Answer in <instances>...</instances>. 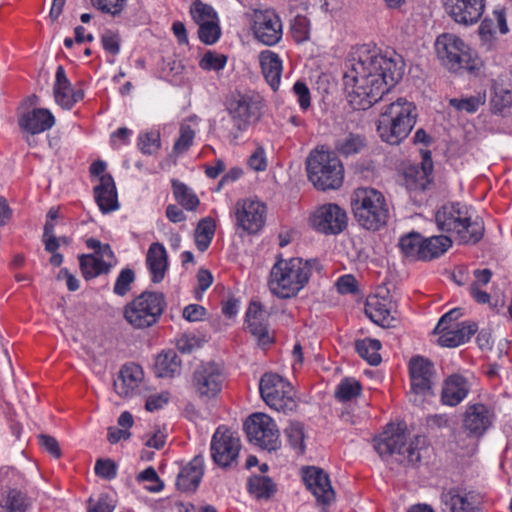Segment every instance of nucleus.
Returning a JSON list of instances; mask_svg holds the SVG:
<instances>
[{
	"label": "nucleus",
	"instance_id": "nucleus-1",
	"mask_svg": "<svg viewBox=\"0 0 512 512\" xmlns=\"http://www.w3.org/2000/svg\"><path fill=\"white\" fill-rule=\"evenodd\" d=\"M403 75L396 53L362 45L349 55L343 76L347 99L354 109L366 110L382 99Z\"/></svg>",
	"mask_w": 512,
	"mask_h": 512
},
{
	"label": "nucleus",
	"instance_id": "nucleus-2",
	"mask_svg": "<svg viewBox=\"0 0 512 512\" xmlns=\"http://www.w3.org/2000/svg\"><path fill=\"white\" fill-rule=\"evenodd\" d=\"M321 265L315 259H279L272 266L268 278L269 291L281 299H289L307 285L313 271H320Z\"/></svg>",
	"mask_w": 512,
	"mask_h": 512
},
{
	"label": "nucleus",
	"instance_id": "nucleus-3",
	"mask_svg": "<svg viewBox=\"0 0 512 512\" xmlns=\"http://www.w3.org/2000/svg\"><path fill=\"white\" fill-rule=\"evenodd\" d=\"M435 221L439 230L452 233L464 244L477 243L484 234V224L467 205L448 203L437 210Z\"/></svg>",
	"mask_w": 512,
	"mask_h": 512
},
{
	"label": "nucleus",
	"instance_id": "nucleus-4",
	"mask_svg": "<svg viewBox=\"0 0 512 512\" xmlns=\"http://www.w3.org/2000/svg\"><path fill=\"white\" fill-rule=\"evenodd\" d=\"M417 119L416 106L405 98H397L381 108L377 133L386 143L397 145L410 134Z\"/></svg>",
	"mask_w": 512,
	"mask_h": 512
},
{
	"label": "nucleus",
	"instance_id": "nucleus-5",
	"mask_svg": "<svg viewBox=\"0 0 512 512\" xmlns=\"http://www.w3.org/2000/svg\"><path fill=\"white\" fill-rule=\"evenodd\" d=\"M351 203L354 217L363 228L376 231L386 224L389 210L380 191L370 187L358 188Z\"/></svg>",
	"mask_w": 512,
	"mask_h": 512
},
{
	"label": "nucleus",
	"instance_id": "nucleus-6",
	"mask_svg": "<svg viewBox=\"0 0 512 512\" xmlns=\"http://www.w3.org/2000/svg\"><path fill=\"white\" fill-rule=\"evenodd\" d=\"M436 55L441 64L452 72L466 70L469 72L478 69L479 60L472 53L471 48L459 36L452 33H443L435 41Z\"/></svg>",
	"mask_w": 512,
	"mask_h": 512
},
{
	"label": "nucleus",
	"instance_id": "nucleus-7",
	"mask_svg": "<svg viewBox=\"0 0 512 512\" xmlns=\"http://www.w3.org/2000/svg\"><path fill=\"white\" fill-rule=\"evenodd\" d=\"M308 178L319 190L338 189L344 178L340 160L332 153L315 150L306 162Z\"/></svg>",
	"mask_w": 512,
	"mask_h": 512
},
{
	"label": "nucleus",
	"instance_id": "nucleus-8",
	"mask_svg": "<svg viewBox=\"0 0 512 512\" xmlns=\"http://www.w3.org/2000/svg\"><path fill=\"white\" fill-rule=\"evenodd\" d=\"M426 442L424 436L418 435L408 441L405 433L386 430L374 440V448L381 457L397 455L400 462L414 464L420 460Z\"/></svg>",
	"mask_w": 512,
	"mask_h": 512
},
{
	"label": "nucleus",
	"instance_id": "nucleus-9",
	"mask_svg": "<svg viewBox=\"0 0 512 512\" xmlns=\"http://www.w3.org/2000/svg\"><path fill=\"white\" fill-rule=\"evenodd\" d=\"M166 306L165 297L159 292L145 291L124 308L125 320L136 329L154 325Z\"/></svg>",
	"mask_w": 512,
	"mask_h": 512
},
{
	"label": "nucleus",
	"instance_id": "nucleus-10",
	"mask_svg": "<svg viewBox=\"0 0 512 512\" xmlns=\"http://www.w3.org/2000/svg\"><path fill=\"white\" fill-rule=\"evenodd\" d=\"M259 391L265 403L277 411L286 413L296 407L292 385L278 374H264L259 383Z\"/></svg>",
	"mask_w": 512,
	"mask_h": 512
},
{
	"label": "nucleus",
	"instance_id": "nucleus-11",
	"mask_svg": "<svg viewBox=\"0 0 512 512\" xmlns=\"http://www.w3.org/2000/svg\"><path fill=\"white\" fill-rule=\"evenodd\" d=\"M411 390L409 399L415 405L423 404L432 395L435 370L433 364L422 356L412 357L409 361Z\"/></svg>",
	"mask_w": 512,
	"mask_h": 512
},
{
	"label": "nucleus",
	"instance_id": "nucleus-12",
	"mask_svg": "<svg viewBox=\"0 0 512 512\" xmlns=\"http://www.w3.org/2000/svg\"><path fill=\"white\" fill-rule=\"evenodd\" d=\"M256 40L266 46H274L283 36L280 16L272 9H255L248 15Z\"/></svg>",
	"mask_w": 512,
	"mask_h": 512
},
{
	"label": "nucleus",
	"instance_id": "nucleus-13",
	"mask_svg": "<svg viewBox=\"0 0 512 512\" xmlns=\"http://www.w3.org/2000/svg\"><path fill=\"white\" fill-rule=\"evenodd\" d=\"M224 381L222 368L214 362H207L196 367L191 386L200 399L209 400L221 392Z\"/></svg>",
	"mask_w": 512,
	"mask_h": 512
},
{
	"label": "nucleus",
	"instance_id": "nucleus-14",
	"mask_svg": "<svg viewBox=\"0 0 512 512\" xmlns=\"http://www.w3.org/2000/svg\"><path fill=\"white\" fill-rule=\"evenodd\" d=\"M244 428L251 443L267 450L278 448L279 430L270 416L255 413L246 420Z\"/></svg>",
	"mask_w": 512,
	"mask_h": 512
},
{
	"label": "nucleus",
	"instance_id": "nucleus-15",
	"mask_svg": "<svg viewBox=\"0 0 512 512\" xmlns=\"http://www.w3.org/2000/svg\"><path fill=\"white\" fill-rule=\"evenodd\" d=\"M347 214L344 209L334 203L317 207L309 217L311 227L325 235H337L347 226Z\"/></svg>",
	"mask_w": 512,
	"mask_h": 512
},
{
	"label": "nucleus",
	"instance_id": "nucleus-16",
	"mask_svg": "<svg viewBox=\"0 0 512 512\" xmlns=\"http://www.w3.org/2000/svg\"><path fill=\"white\" fill-rule=\"evenodd\" d=\"M266 205L253 198L237 201L234 208L235 225L247 234L258 233L265 225Z\"/></svg>",
	"mask_w": 512,
	"mask_h": 512
},
{
	"label": "nucleus",
	"instance_id": "nucleus-17",
	"mask_svg": "<svg viewBox=\"0 0 512 512\" xmlns=\"http://www.w3.org/2000/svg\"><path fill=\"white\" fill-rule=\"evenodd\" d=\"M241 444L239 437L232 431L218 427L211 439V456L220 467H229L237 461Z\"/></svg>",
	"mask_w": 512,
	"mask_h": 512
},
{
	"label": "nucleus",
	"instance_id": "nucleus-18",
	"mask_svg": "<svg viewBox=\"0 0 512 512\" xmlns=\"http://www.w3.org/2000/svg\"><path fill=\"white\" fill-rule=\"evenodd\" d=\"M447 15L457 24H476L485 11V0H441Z\"/></svg>",
	"mask_w": 512,
	"mask_h": 512
},
{
	"label": "nucleus",
	"instance_id": "nucleus-19",
	"mask_svg": "<svg viewBox=\"0 0 512 512\" xmlns=\"http://www.w3.org/2000/svg\"><path fill=\"white\" fill-rule=\"evenodd\" d=\"M54 123V116L45 108H34L22 113L18 117V126L25 134L24 138L29 146L34 142V135L50 129Z\"/></svg>",
	"mask_w": 512,
	"mask_h": 512
},
{
	"label": "nucleus",
	"instance_id": "nucleus-20",
	"mask_svg": "<svg viewBox=\"0 0 512 512\" xmlns=\"http://www.w3.org/2000/svg\"><path fill=\"white\" fill-rule=\"evenodd\" d=\"M493 411L482 403L468 404L463 417V428L468 436L482 437L492 426Z\"/></svg>",
	"mask_w": 512,
	"mask_h": 512
},
{
	"label": "nucleus",
	"instance_id": "nucleus-21",
	"mask_svg": "<svg viewBox=\"0 0 512 512\" xmlns=\"http://www.w3.org/2000/svg\"><path fill=\"white\" fill-rule=\"evenodd\" d=\"M261 101L249 95H242L229 108L234 125L239 130H245L249 125L255 123L261 115Z\"/></svg>",
	"mask_w": 512,
	"mask_h": 512
},
{
	"label": "nucleus",
	"instance_id": "nucleus-22",
	"mask_svg": "<svg viewBox=\"0 0 512 512\" xmlns=\"http://www.w3.org/2000/svg\"><path fill=\"white\" fill-rule=\"evenodd\" d=\"M144 381L142 368L135 363L124 365L114 380V390L122 398H132L141 392Z\"/></svg>",
	"mask_w": 512,
	"mask_h": 512
},
{
	"label": "nucleus",
	"instance_id": "nucleus-23",
	"mask_svg": "<svg viewBox=\"0 0 512 512\" xmlns=\"http://www.w3.org/2000/svg\"><path fill=\"white\" fill-rule=\"evenodd\" d=\"M303 480L307 489L315 496L318 502L330 504L335 493L328 475L319 468L308 467L303 471Z\"/></svg>",
	"mask_w": 512,
	"mask_h": 512
},
{
	"label": "nucleus",
	"instance_id": "nucleus-24",
	"mask_svg": "<svg viewBox=\"0 0 512 512\" xmlns=\"http://www.w3.org/2000/svg\"><path fill=\"white\" fill-rule=\"evenodd\" d=\"M269 313L260 303L252 302L246 312V325L249 332L265 346L272 342L268 329Z\"/></svg>",
	"mask_w": 512,
	"mask_h": 512
},
{
	"label": "nucleus",
	"instance_id": "nucleus-25",
	"mask_svg": "<svg viewBox=\"0 0 512 512\" xmlns=\"http://www.w3.org/2000/svg\"><path fill=\"white\" fill-rule=\"evenodd\" d=\"M433 162L429 153H425L420 165H410L404 170V185L408 190H425L430 183Z\"/></svg>",
	"mask_w": 512,
	"mask_h": 512
},
{
	"label": "nucleus",
	"instance_id": "nucleus-26",
	"mask_svg": "<svg viewBox=\"0 0 512 512\" xmlns=\"http://www.w3.org/2000/svg\"><path fill=\"white\" fill-rule=\"evenodd\" d=\"M441 502L450 512H476L477 498L472 492L450 488L441 493Z\"/></svg>",
	"mask_w": 512,
	"mask_h": 512
},
{
	"label": "nucleus",
	"instance_id": "nucleus-27",
	"mask_svg": "<svg viewBox=\"0 0 512 512\" xmlns=\"http://www.w3.org/2000/svg\"><path fill=\"white\" fill-rule=\"evenodd\" d=\"M477 331V325L473 322H461L455 326H444L443 331H435L439 335L438 343L443 347H457L466 343Z\"/></svg>",
	"mask_w": 512,
	"mask_h": 512
},
{
	"label": "nucleus",
	"instance_id": "nucleus-28",
	"mask_svg": "<svg viewBox=\"0 0 512 512\" xmlns=\"http://www.w3.org/2000/svg\"><path fill=\"white\" fill-rule=\"evenodd\" d=\"M393 303L390 299L379 297L378 295L369 296L365 305V313L375 324L382 327H390L394 322Z\"/></svg>",
	"mask_w": 512,
	"mask_h": 512
},
{
	"label": "nucleus",
	"instance_id": "nucleus-29",
	"mask_svg": "<svg viewBox=\"0 0 512 512\" xmlns=\"http://www.w3.org/2000/svg\"><path fill=\"white\" fill-rule=\"evenodd\" d=\"M205 461L202 455L195 456L178 474L176 485L184 492L195 491L204 475Z\"/></svg>",
	"mask_w": 512,
	"mask_h": 512
},
{
	"label": "nucleus",
	"instance_id": "nucleus-30",
	"mask_svg": "<svg viewBox=\"0 0 512 512\" xmlns=\"http://www.w3.org/2000/svg\"><path fill=\"white\" fill-rule=\"evenodd\" d=\"M94 198L102 213L119 209L117 189L112 176H104L94 187Z\"/></svg>",
	"mask_w": 512,
	"mask_h": 512
},
{
	"label": "nucleus",
	"instance_id": "nucleus-31",
	"mask_svg": "<svg viewBox=\"0 0 512 512\" xmlns=\"http://www.w3.org/2000/svg\"><path fill=\"white\" fill-rule=\"evenodd\" d=\"M146 265L153 283H160L168 269L167 251L165 247L156 242L152 243L147 251Z\"/></svg>",
	"mask_w": 512,
	"mask_h": 512
},
{
	"label": "nucleus",
	"instance_id": "nucleus-32",
	"mask_svg": "<svg viewBox=\"0 0 512 512\" xmlns=\"http://www.w3.org/2000/svg\"><path fill=\"white\" fill-rule=\"evenodd\" d=\"M59 212L60 207H52L49 210L43 232L45 251L52 254L49 259V263L54 267H58L63 263L62 254L57 252L60 247V242L54 234V221L58 218Z\"/></svg>",
	"mask_w": 512,
	"mask_h": 512
},
{
	"label": "nucleus",
	"instance_id": "nucleus-33",
	"mask_svg": "<svg viewBox=\"0 0 512 512\" xmlns=\"http://www.w3.org/2000/svg\"><path fill=\"white\" fill-rule=\"evenodd\" d=\"M469 389V384L464 377L451 375L446 379L442 388L443 404L451 407L458 405L467 397Z\"/></svg>",
	"mask_w": 512,
	"mask_h": 512
},
{
	"label": "nucleus",
	"instance_id": "nucleus-34",
	"mask_svg": "<svg viewBox=\"0 0 512 512\" xmlns=\"http://www.w3.org/2000/svg\"><path fill=\"white\" fill-rule=\"evenodd\" d=\"M259 60L267 83L274 91L278 90L283 69L280 57L276 53L267 50L261 52Z\"/></svg>",
	"mask_w": 512,
	"mask_h": 512
},
{
	"label": "nucleus",
	"instance_id": "nucleus-35",
	"mask_svg": "<svg viewBox=\"0 0 512 512\" xmlns=\"http://www.w3.org/2000/svg\"><path fill=\"white\" fill-rule=\"evenodd\" d=\"M155 374L160 378H172L180 373L181 361L173 350L160 353L155 361Z\"/></svg>",
	"mask_w": 512,
	"mask_h": 512
},
{
	"label": "nucleus",
	"instance_id": "nucleus-36",
	"mask_svg": "<svg viewBox=\"0 0 512 512\" xmlns=\"http://www.w3.org/2000/svg\"><path fill=\"white\" fill-rule=\"evenodd\" d=\"M365 146V137L353 132H347L339 136L334 145L335 151L345 157L360 153Z\"/></svg>",
	"mask_w": 512,
	"mask_h": 512
},
{
	"label": "nucleus",
	"instance_id": "nucleus-37",
	"mask_svg": "<svg viewBox=\"0 0 512 512\" xmlns=\"http://www.w3.org/2000/svg\"><path fill=\"white\" fill-rule=\"evenodd\" d=\"M451 245V239L444 235L431 237L423 236L421 261H430L440 257Z\"/></svg>",
	"mask_w": 512,
	"mask_h": 512
},
{
	"label": "nucleus",
	"instance_id": "nucleus-38",
	"mask_svg": "<svg viewBox=\"0 0 512 512\" xmlns=\"http://www.w3.org/2000/svg\"><path fill=\"white\" fill-rule=\"evenodd\" d=\"M198 131V120L196 117H190L184 120L179 129V138L175 141L173 151L176 154L186 152L194 142Z\"/></svg>",
	"mask_w": 512,
	"mask_h": 512
},
{
	"label": "nucleus",
	"instance_id": "nucleus-39",
	"mask_svg": "<svg viewBox=\"0 0 512 512\" xmlns=\"http://www.w3.org/2000/svg\"><path fill=\"white\" fill-rule=\"evenodd\" d=\"M474 280L469 286L471 297L480 304H486L490 301V295L483 288L491 280L492 272L490 269H476L473 272Z\"/></svg>",
	"mask_w": 512,
	"mask_h": 512
},
{
	"label": "nucleus",
	"instance_id": "nucleus-40",
	"mask_svg": "<svg viewBox=\"0 0 512 512\" xmlns=\"http://www.w3.org/2000/svg\"><path fill=\"white\" fill-rule=\"evenodd\" d=\"M423 236L411 232L400 238L399 247L403 256L409 261H421Z\"/></svg>",
	"mask_w": 512,
	"mask_h": 512
},
{
	"label": "nucleus",
	"instance_id": "nucleus-41",
	"mask_svg": "<svg viewBox=\"0 0 512 512\" xmlns=\"http://www.w3.org/2000/svg\"><path fill=\"white\" fill-rule=\"evenodd\" d=\"M111 265L112 263L95 255H84L80 258V267L87 280L109 272Z\"/></svg>",
	"mask_w": 512,
	"mask_h": 512
},
{
	"label": "nucleus",
	"instance_id": "nucleus-42",
	"mask_svg": "<svg viewBox=\"0 0 512 512\" xmlns=\"http://www.w3.org/2000/svg\"><path fill=\"white\" fill-rule=\"evenodd\" d=\"M381 343L377 339L365 338L355 341V349L359 356L365 359L370 365H378L381 362L379 350Z\"/></svg>",
	"mask_w": 512,
	"mask_h": 512
},
{
	"label": "nucleus",
	"instance_id": "nucleus-43",
	"mask_svg": "<svg viewBox=\"0 0 512 512\" xmlns=\"http://www.w3.org/2000/svg\"><path fill=\"white\" fill-rule=\"evenodd\" d=\"M248 491L257 499H268L275 492V484L264 475H254L248 479Z\"/></svg>",
	"mask_w": 512,
	"mask_h": 512
},
{
	"label": "nucleus",
	"instance_id": "nucleus-44",
	"mask_svg": "<svg viewBox=\"0 0 512 512\" xmlns=\"http://www.w3.org/2000/svg\"><path fill=\"white\" fill-rule=\"evenodd\" d=\"M216 224L210 217L203 218L197 225L195 230V244L197 248L204 252L209 245L215 234Z\"/></svg>",
	"mask_w": 512,
	"mask_h": 512
},
{
	"label": "nucleus",
	"instance_id": "nucleus-45",
	"mask_svg": "<svg viewBox=\"0 0 512 512\" xmlns=\"http://www.w3.org/2000/svg\"><path fill=\"white\" fill-rule=\"evenodd\" d=\"M172 187L174 197L180 205L191 211L197 208L199 199L189 187L179 181H173Z\"/></svg>",
	"mask_w": 512,
	"mask_h": 512
},
{
	"label": "nucleus",
	"instance_id": "nucleus-46",
	"mask_svg": "<svg viewBox=\"0 0 512 512\" xmlns=\"http://www.w3.org/2000/svg\"><path fill=\"white\" fill-rule=\"evenodd\" d=\"M485 94L478 93L476 95L451 98L449 104L459 112L475 113L482 105L485 104Z\"/></svg>",
	"mask_w": 512,
	"mask_h": 512
},
{
	"label": "nucleus",
	"instance_id": "nucleus-47",
	"mask_svg": "<svg viewBox=\"0 0 512 512\" xmlns=\"http://www.w3.org/2000/svg\"><path fill=\"white\" fill-rule=\"evenodd\" d=\"M290 32L297 43L310 40L311 22L304 15H296L290 22Z\"/></svg>",
	"mask_w": 512,
	"mask_h": 512
},
{
	"label": "nucleus",
	"instance_id": "nucleus-48",
	"mask_svg": "<svg viewBox=\"0 0 512 512\" xmlns=\"http://www.w3.org/2000/svg\"><path fill=\"white\" fill-rule=\"evenodd\" d=\"M191 15L193 20L198 24H206L211 21L218 20V15L215 9L200 0H195L191 6Z\"/></svg>",
	"mask_w": 512,
	"mask_h": 512
},
{
	"label": "nucleus",
	"instance_id": "nucleus-49",
	"mask_svg": "<svg viewBox=\"0 0 512 512\" xmlns=\"http://www.w3.org/2000/svg\"><path fill=\"white\" fill-rule=\"evenodd\" d=\"M478 34L483 48L490 51L496 47L497 38L494 30V21L492 19L485 18L481 22L478 28Z\"/></svg>",
	"mask_w": 512,
	"mask_h": 512
},
{
	"label": "nucleus",
	"instance_id": "nucleus-50",
	"mask_svg": "<svg viewBox=\"0 0 512 512\" xmlns=\"http://www.w3.org/2000/svg\"><path fill=\"white\" fill-rule=\"evenodd\" d=\"M361 391L360 383L353 378L342 380L335 391V396L340 401H349L359 395Z\"/></svg>",
	"mask_w": 512,
	"mask_h": 512
},
{
	"label": "nucleus",
	"instance_id": "nucleus-51",
	"mask_svg": "<svg viewBox=\"0 0 512 512\" xmlns=\"http://www.w3.org/2000/svg\"><path fill=\"white\" fill-rule=\"evenodd\" d=\"M138 147L143 154L152 155L160 148V134L157 131L141 133L138 136Z\"/></svg>",
	"mask_w": 512,
	"mask_h": 512
},
{
	"label": "nucleus",
	"instance_id": "nucleus-52",
	"mask_svg": "<svg viewBox=\"0 0 512 512\" xmlns=\"http://www.w3.org/2000/svg\"><path fill=\"white\" fill-rule=\"evenodd\" d=\"M199 39L207 44L212 45L216 43L221 36V28L219 25V19L211 21L210 23L198 25Z\"/></svg>",
	"mask_w": 512,
	"mask_h": 512
},
{
	"label": "nucleus",
	"instance_id": "nucleus-53",
	"mask_svg": "<svg viewBox=\"0 0 512 512\" xmlns=\"http://www.w3.org/2000/svg\"><path fill=\"white\" fill-rule=\"evenodd\" d=\"M495 112L505 113L512 107V91L502 87H496L491 100Z\"/></svg>",
	"mask_w": 512,
	"mask_h": 512
},
{
	"label": "nucleus",
	"instance_id": "nucleus-54",
	"mask_svg": "<svg viewBox=\"0 0 512 512\" xmlns=\"http://www.w3.org/2000/svg\"><path fill=\"white\" fill-rule=\"evenodd\" d=\"M0 506L2 509L6 510V512L25 511L24 498L22 494L15 489L9 490L6 497L0 500Z\"/></svg>",
	"mask_w": 512,
	"mask_h": 512
},
{
	"label": "nucleus",
	"instance_id": "nucleus-55",
	"mask_svg": "<svg viewBox=\"0 0 512 512\" xmlns=\"http://www.w3.org/2000/svg\"><path fill=\"white\" fill-rule=\"evenodd\" d=\"M227 63V58L223 54L208 51L200 60L199 66L206 71H220L224 69Z\"/></svg>",
	"mask_w": 512,
	"mask_h": 512
},
{
	"label": "nucleus",
	"instance_id": "nucleus-56",
	"mask_svg": "<svg viewBox=\"0 0 512 512\" xmlns=\"http://www.w3.org/2000/svg\"><path fill=\"white\" fill-rule=\"evenodd\" d=\"M286 436L291 446L300 451H304V431L303 425L299 422H292L285 430Z\"/></svg>",
	"mask_w": 512,
	"mask_h": 512
},
{
	"label": "nucleus",
	"instance_id": "nucleus-57",
	"mask_svg": "<svg viewBox=\"0 0 512 512\" xmlns=\"http://www.w3.org/2000/svg\"><path fill=\"white\" fill-rule=\"evenodd\" d=\"M135 279L133 270L130 268L122 269L114 284L113 291L118 296H124L131 288V284Z\"/></svg>",
	"mask_w": 512,
	"mask_h": 512
},
{
	"label": "nucleus",
	"instance_id": "nucleus-58",
	"mask_svg": "<svg viewBox=\"0 0 512 512\" xmlns=\"http://www.w3.org/2000/svg\"><path fill=\"white\" fill-rule=\"evenodd\" d=\"M91 3L98 10L115 16L122 12L127 0H91Z\"/></svg>",
	"mask_w": 512,
	"mask_h": 512
},
{
	"label": "nucleus",
	"instance_id": "nucleus-59",
	"mask_svg": "<svg viewBox=\"0 0 512 512\" xmlns=\"http://www.w3.org/2000/svg\"><path fill=\"white\" fill-rule=\"evenodd\" d=\"M170 401V393L168 391H161L152 393L147 396L145 408L149 412H154L164 408Z\"/></svg>",
	"mask_w": 512,
	"mask_h": 512
},
{
	"label": "nucleus",
	"instance_id": "nucleus-60",
	"mask_svg": "<svg viewBox=\"0 0 512 512\" xmlns=\"http://www.w3.org/2000/svg\"><path fill=\"white\" fill-rule=\"evenodd\" d=\"M94 470L97 476L106 480L114 479L117 475V466L110 459H99L95 464Z\"/></svg>",
	"mask_w": 512,
	"mask_h": 512
},
{
	"label": "nucleus",
	"instance_id": "nucleus-61",
	"mask_svg": "<svg viewBox=\"0 0 512 512\" xmlns=\"http://www.w3.org/2000/svg\"><path fill=\"white\" fill-rule=\"evenodd\" d=\"M38 442L41 448L52 457L59 459L62 455L59 442L52 436L46 434L38 435Z\"/></svg>",
	"mask_w": 512,
	"mask_h": 512
},
{
	"label": "nucleus",
	"instance_id": "nucleus-62",
	"mask_svg": "<svg viewBox=\"0 0 512 512\" xmlns=\"http://www.w3.org/2000/svg\"><path fill=\"white\" fill-rule=\"evenodd\" d=\"M139 481H147L151 482L152 484L147 487V489L151 492H160L164 484L159 479L155 469L153 467H148L145 470H143L137 477Z\"/></svg>",
	"mask_w": 512,
	"mask_h": 512
},
{
	"label": "nucleus",
	"instance_id": "nucleus-63",
	"mask_svg": "<svg viewBox=\"0 0 512 512\" xmlns=\"http://www.w3.org/2000/svg\"><path fill=\"white\" fill-rule=\"evenodd\" d=\"M143 444L146 447L154 448L156 450H160L164 447L166 443V434L161 430H153L147 432L142 437Z\"/></svg>",
	"mask_w": 512,
	"mask_h": 512
},
{
	"label": "nucleus",
	"instance_id": "nucleus-64",
	"mask_svg": "<svg viewBox=\"0 0 512 512\" xmlns=\"http://www.w3.org/2000/svg\"><path fill=\"white\" fill-rule=\"evenodd\" d=\"M115 505L108 495H100L96 501L90 499L88 512H113Z\"/></svg>",
	"mask_w": 512,
	"mask_h": 512
}]
</instances>
